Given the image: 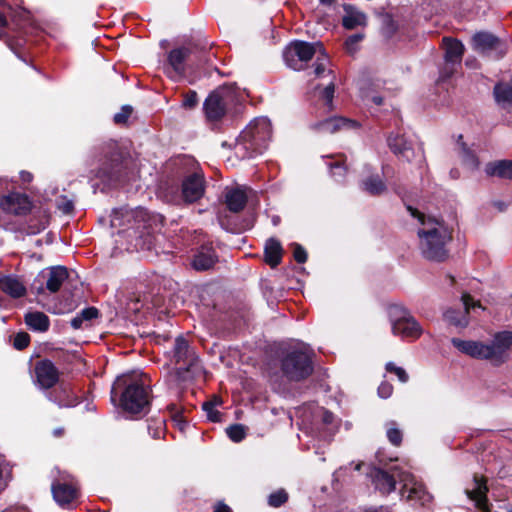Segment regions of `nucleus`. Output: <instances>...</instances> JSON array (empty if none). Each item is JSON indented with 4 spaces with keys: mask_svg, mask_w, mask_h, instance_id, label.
I'll return each instance as SVG.
<instances>
[{
    "mask_svg": "<svg viewBox=\"0 0 512 512\" xmlns=\"http://www.w3.org/2000/svg\"><path fill=\"white\" fill-rule=\"evenodd\" d=\"M357 127V123L355 121L342 118V117H333L326 119L322 122L315 124V129L323 133H335L340 130L345 129H353Z\"/></svg>",
    "mask_w": 512,
    "mask_h": 512,
    "instance_id": "21",
    "label": "nucleus"
},
{
    "mask_svg": "<svg viewBox=\"0 0 512 512\" xmlns=\"http://www.w3.org/2000/svg\"><path fill=\"white\" fill-rule=\"evenodd\" d=\"M68 278V271L63 266L52 267L48 272L46 288L51 292H57L63 282Z\"/></svg>",
    "mask_w": 512,
    "mask_h": 512,
    "instance_id": "29",
    "label": "nucleus"
},
{
    "mask_svg": "<svg viewBox=\"0 0 512 512\" xmlns=\"http://www.w3.org/2000/svg\"><path fill=\"white\" fill-rule=\"evenodd\" d=\"M80 316L83 318L84 321H90L98 317V310L94 307L86 308L82 310Z\"/></svg>",
    "mask_w": 512,
    "mask_h": 512,
    "instance_id": "52",
    "label": "nucleus"
},
{
    "mask_svg": "<svg viewBox=\"0 0 512 512\" xmlns=\"http://www.w3.org/2000/svg\"><path fill=\"white\" fill-rule=\"evenodd\" d=\"M272 128L266 117L254 119L239 135L235 144V153L241 158H251L261 154L271 138Z\"/></svg>",
    "mask_w": 512,
    "mask_h": 512,
    "instance_id": "4",
    "label": "nucleus"
},
{
    "mask_svg": "<svg viewBox=\"0 0 512 512\" xmlns=\"http://www.w3.org/2000/svg\"><path fill=\"white\" fill-rule=\"evenodd\" d=\"M58 207L64 213H70L73 210V203L70 200L63 199V201L58 204Z\"/></svg>",
    "mask_w": 512,
    "mask_h": 512,
    "instance_id": "53",
    "label": "nucleus"
},
{
    "mask_svg": "<svg viewBox=\"0 0 512 512\" xmlns=\"http://www.w3.org/2000/svg\"><path fill=\"white\" fill-rule=\"evenodd\" d=\"M20 178L23 182L25 183H29L32 181L33 179V176L30 172H27V171H21L20 173Z\"/></svg>",
    "mask_w": 512,
    "mask_h": 512,
    "instance_id": "56",
    "label": "nucleus"
},
{
    "mask_svg": "<svg viewBox=\"0 0 512 512\" xmlns=\"http://www.w3.org/2000/svg\"><path fill=\"white\" fill-rule=\"evenodd\" d=\"M496 102L502 107L512 106V84L499 83L494 88Z\"/></svg>",
    "mask_w": 512,
    "mask_h": 512,
    "instance_id": "34",
    "label": "nucleus"
},
{
    "mask_svg": "<svg viewBox=\"0 0 512 512\" xmlns=\"http://www.w3.org/2000/svg\"><path fill=\"white\" fill-rule=\"evenodd\" d=\"M54 401L58 402V405H59L60 407H65V406H71V405H73V404H72V402H65V401H63V400H56V399H55Z\"/></svg>",
    "mask_w": 512,
    "mask_h": 512,
    "instance_id": "59",
    "label": "nucleus"
},
{
    "mask_svg": "<svg viewBox=\"0 0 512 512\" xmlns=\"http://www.w3.org/2000/svg\"><path fill=\"white\" fill-rule=\"evenodd\" d=\"M334 84L330 82L323 90L320 92L321 99L324 101V104L331 109L332 101L334 97Z\"/></svg>",
    "mask_w": 512,
    "mask_h": 512,
    "instance_id": "44",
    "label": "nucleus"
},
{
    "mask_svg": "<svg viewBox=\"0 0 512 512\" xmlns=\"http://www.w3.org/2000/svg\"><path fill=\"white\" fill-rule=\"evenodd\" d=\"M6 26H7L6 18L2 14H0V38H2L5 35Z\"/></svg>",
    "mask_w": 512,
    "mask_h": 512,
    "instance_id": "55",
    "label": "nucleus"
},
{
    "mask_svg": "<svg viewBox=\"0 0 512 512\" xmlns=\"http://www.w3.org/2000/svg\"><path fill=\"white\" fill-rule=\"evenodd\" d=\"M390 316L394 335L411 339H417L422 335L423 329L420 324L402 308L391 307Z\"/></svg>",
    "mask_w": 512,
    "mask_h": 512,
    "instance_id": "9",
    "label": "nucleus"
},
{
    "mask_svg": "<svg viewBox=\"0 0 512 512\" xmlns=\"http://www.w3.org/2000/svg\"><path fill=\"white\" fill-rule=\"evenodd\" d=\"M393 386L388 382H382L378 387V395L383 398H389L392 395Z\"/></svg>",
    "mask_w": 512,
    "mask_h": 512,
    "instance_id": "50",
    "label": "nucleus"
},
{
    "mask_svg": "<svg viewBox=\"0 0 512 512\" xmlns=\"http://www.w3.org/2000/svg\"><path fill=\"white\" fill-rule=\"evenodd\" d=\"M173 358L175 364L179 365L178 370L189 371L198 362V357L188 345V342L181 336L175 339Z\"/></svg>",
    "mask_w": 512,
    "mask_h": 512,
    "instance_id": "12",
    "label": "nucleus"
},
{
    "mask_svg": "<svg viewBox=\"0 0 512 512\" xmlns=\"http://www.w3.org/2000/svg\"><path fill=\"white\" fill-rule=\"evenodd\" d=\"M322 49L323 45L320 42L295 41L286 47L283 57L287 66L294 70H301L314 55L322 53Z\"/></svg>",
    "mask_w": 512,
    "mask_h": 512,
    "instance_id": "6",
    "label": "nucleus"
},
{
    "mask_svg": "<svg viewBox=\"0 0 512 512\" xmlns=\"http://www.w3.org/2000/svg\"><path fill=\"white\" fill-rule=\"evenodd\" d=\"M387 143L392 152L406 161H411L414 157V150L404 134L400 132L391 133L388 136Z\"/></svg>",
    "mask_w": 512,
    "mask_h": 512,
    "instance_id": "17",
    "label": "nucleus"
},
{
    "mask_svg": "<svg viewBox=\"0 0 512 512\" xmlns=\"http://www.w3.org/2000/svg\"><path fill=\"white\" fill-rule=\"evenodd\" d=\"M318 416L321 417L322 422L326 425H332L334 422V415L324 408L318 409Z\"/></svg>",
    "mask_w": 512,
    "mask_h": 512,
    "instance_id": "51",
    "label": "nucleus"
},
{
    "mask_svg": "<svg viewBox=\"0 0 512 512\" xmlns=\"http://www.w3.org/2000/svg\"><path fill=\"white\" fill-rule=\"evenodd\" d=\"M216 512H232V510L226 504L218 503L216 506Z\"/></svg>",
    "mask_w": 512,
    "mask_h": 512,
    "instance_id": "57",
    "label": "nucleus"
},
{
    "mask_svg": "<svg viewBox=\"0 0 512 512\" xmlns=\"http://www.w3.org/2000/svg\"><path fill=\"white\" fill-rule=\"evenodd\" d=\"M443 46L445 49V60L447 64H460L464 53V45L456 39L443 38Z\"/></svg>",
    "mask_w": 512,
    "mask_h": 512,
    "instance_id": "24",
    "label": "nucleus"
},
{
    "mask_svg": "<svg viewBox=\"0 0 512 512\" xmlns=\"http://www.w3.org/2000/svg\"><path fill=\"white\" fill-rule=\"evenodd\" d=\"M51 490L54 500L61 507L68 506L79 496L78 483L71 476L54 481Z\"/></svg>",
    "mask_w": 512,
    "mask_h": 512,
    "instance_id": "10",
    "label": "nucleus"
},
{
    "mask_svg": "<svg viewBox=\"0 0 512 512\" xmlns=\"http://www.w3.org/2000/svg\"><path fill=\"white\" fill-rule=\"evenodd\" d=\"M29 342L30 336L25 332H20L15 335L13 346L18 350H22L29 345Z\"/></svg>",
    "mask_w": 512,
    "mask_h": 512,
    "instance_id": "46",
    "label": "nucleus"
},
{
    "mask_svg": "<svg viewBox=\"0 0 512 512\" xmlns=\"http://www.w3.org/2000/svg\"><path fill=\"white\" fill-rule=\"evenodd\" d=\"M365 512H390L388 508L380 507L374 509H368Z\"/></svg>",
    "mask_w": 512,
    "mask_h": 512,
    "instance_id": "58",
    "label": "nucleus"
},
{
    "mask_svg": "<svg viewBox=\"0 0 512 512\" xmlns=\"http://www.w3.org/2000/svg\"><path fill=\"white\" fill-rule=\"evenodd\" d=\"M28 328L36 332H46L50 327L49 317L40 311L28 312L24 317Z\"/></svg>",
    "mask_w": 512,
    "mask_h": 512,
    "instance_id": "27",
    "label": "nucleus"
},
{
    "mask_svg": "<svg viewBox=\"0 0 512 512\" xmlns=\"http://www.w3.org/2000/svg\"><path fill=\"white\" fill-rule=\"evenodd\" d=\"M224 94L225 89L220 88L211 93L205 100L204 110L208 119L218 120L224 115L226 107Z\"/></svg>",
    "mask_w": 512,
    "mask_h": 512,
    "instance_id": "16",
    "label": "nucleus"
},
{
    "mask_svg": "<svg viewBox=\"0 0 512 512\" xmlns=\"http://www.w3.org/2000/svg\"><path fill=\"white\" fill-rule=\"evenodd\" d=\"M509 512H512V510H511V511H509Z\"/></svg>",
    "mask_w": 512,
    "mask_h": 512,
    "instance_id": "64",
    "label": "nucleus"
},
{
    "mask_svg": "<svg viewBox=\"0 0 512 512\" xmlns=\"http://www.w3.org/2000/svg\"><path fill=\"white\" fill-rule=\"evenodd\" d=\"M364 38L363 34H354L350 36L346 42L345 47L348 53L353 54L357 51V45L360 43Z\"/></svg>",
    "mask_w": 512,
    "mask_h": 512,
    "instance_id": "45",
    "label": "nucleus"
},
{
    "mask_svg": "<svg viewBox=\"0 0 512 512\" xmlns=\"http://www.w3.org/2000/svg\"><path fill=\"white\" fill-rule=\"evenodd\" d=\"M35 374L38 384L44 389L53 387L59 378L57 368L50 360L47 359L36 363Z\"/></svg>",
    "mask_w": 512,
    "mask_h": 512,
    "instance_id": "15",
    "label": "nucleus"
},
{
    "mask_svg": "<svg viewBox=\"0 0 512 512\" xmlns=\"http://www.w3.org/2000/svg\"><path fill=\"white\" fill-rule=\"evenodd\" d=\"M31 201L28 196L21 193H9L0 200L3 211L14 215H25L31 210Z\"/></svg>",
    "mask_w": 512,
    "mask_h": 512,
    "instance_id": "13",
    "label": "nucleus"
},
{
    "mask_svg": "<svg viewBox=\"0 0 512 512\" xmlns=\"http://www.w3.org/2000/svg\"><path fill=\"white\" fill-rule=\"evenodd\" d=\"M148 431H149V434L154 439H159V438L163 437L165 434L164 420H162V419L152 420L148 425Z\"/></svg>",
    "mask_w": 512,
    "mask_h": 512,
    "instance_id": "39",
    "label": "nucleus"
},
{
    "mask_svg": "<svg viewBox=\"0 0 512 512\" xmlns=\"http://www.w3.org/2000/svg\"><path fill=\"white\" fill-rule=\"evenodd\" d=\"M485 172L489 176H497L504 179H512V161L500 160L488 163Z\"/></svg>",
    "mask_w": 512,
    "mask_h": 512,
    "instance_id": "30",
    "label": "nucleus"
},
{
    "mask_svg": "<svg viewBox=\"0 0 512 512\" xmlns=\"http://www.w3.org/2000/svg\"><path fill=\"white\" fill-rule=\"evenodd\" d=\"M451 342L460 352L472 358L500 365L508 358V352L512 346V332H499L488 343L458 338H453Z\"/></svg>",
    "mask_w": 512,
    "mask_h": 512,
    "instance_id": "2",
    "label": "nucleus"
},
{
    "mask_svg": "<svg viewBox=\"0 0 512 512\" xmlns=\"http://www.w3.org/2000/svg\"><path fill=\"white\" fill-rule=\"evenodd\" d=\"M217 261V255L211 246H202L195 255L192 265L198 271L208 270Z\"/></svg>",
    "mask_w": 512,
    "mask_h": 512,
    "instance_id": "23",
    "label": "nucleus"
},
{
    "mask_svg": "<svg viewBox=\"0 0 512 512\" xmlns=\"http://www.w3.org/2000/svg\"><path fill=\"white\" fill-rule=\"evenodd\" d=\"M488 489L486 483L482 479H474V488L466 490L467 496L475 503L476 507L480 510L489 511L487 493Z\"/></svg>",
    "mask_w": 512,
    "mask_h": 512,
    "instance_id": "22",
    "label": "nucleus"
},
{
    "mask_svg": "<svg viewBox=\"0 0 512 512\" xmlns=\"http://www.w3.org/2000/svg\"><path fill=\"white\" fill-rule=\"evenodd\" d=\"M61 433H62V430H61V429H56V430L54 431V434H55L56 436L61 435Z\"/></svg>",
    "mask_w": 512,
    "mask_h": 512,
    "instance_id": "62",
    "label": "nucleus"
},
{
    "mask_svg": "<svg viewBox=\"0 0 512 512\" xmlns=\"http://www.w3.org/2000/svg\"><path fill=\"white\" fill-rule=\"evenodd\" d=\"M401 484V496L414 506L428 508L432 504L433 496L425 486L417 481L410 472L398 473Z\"/></svg>",
    "mask_w": 512,
    "mask_h": 512,
    "instance_id": "7",
    "label": "nucleus"
},
{
    "mask_svg": "<svg viewBox=\"0 0 512 512\" xmlns=\"http://www.w3.org/2000/svg\"><path fill=\"white\" fill-rule=\"evenodd\" d=\"M226 433H227L228 437L233 442L238 443V442L242 441L245 438V436H246V429L241 424H235V425L229 426L226 429Z\"/></svg>",
    "mask_w": 512,
    "mask_h": 512,
    "instance_id": "38",
    "label": "nucleus"
},
{
    "mask_svg": "<svg viewBox=\"0 0 512 512\" xmlns=\"http://www.w3.org/2000/svg\"><path fill=\"white\" fill-rule=\"evenodd\" d=\"M0 289L13 298H20L26 293L24 284L13 276H4L0 278Z\"/></svg>",
    "mask_w": 512,
    "mask_h": 512,
    "instance_id": "26",
    "label": "nucleus"
},
{
    "mask_svg": "<svg viewBox=\"0 0 512 512\" xmlns=\"http://www.w3.org/2000/svg\"><path fill=\"white\" fill-rule=\"evenodd\" d=\"M293 255L298 263H304L307 260V253L305 249L299 244L293 245Z\"/></svg>",
    "mask_w": 512,
    "mask_h": 512,
    "instance_id": "49",
    "label": "nucleus"
},
{
    "mask_svg": "<svg viewBox=\"0 0 512 512\" xmlns=\"http://www.w3.org/2000/svg\"><path fill=\"white\" fill-rule=\"evenodd\" d=\"M373 101L377 105H381L382 104V98L381 97H374Z\"/></svg>",
    "mask_w": 512,
    "mask_h": 512,
    "instance_id": "60",
    "label": "nucleus"
},
{
    "mask_svg": "<svg viewBox=\"0 0 512 512\" xmlns=\"http://www.w3.org/2000/svg\"><path fill=\"white\" fill-rule=\"evenodd\" d=\"M361 188L370 195H380L386 190V185L379 175H372L363 179Z\"/></svg>",
    "mask_w": 512,
    "mask_h": 512,
    "instance_id": "33",
    "label": "nucleus"
},
{
    "mask_svg": "<svg viewBox=\"0 0 512 512\" xmlns=\"http://www.w3.org/2000/svg\"><path fill=\"white\" fill-rule=\"evenodd\" d=\"M225 201L228 209L231 212H240L244 209L247 202V195L245 189L235 188L226 193Z\"/></svg>",
    "mask_w": 512,
    "mask_h": 512,
    "instance_id": "28",
    "label": "nucleus"
},
{
    "mask_svg": "<svg viewBox=\"0 0 512 512\" xmlns=\"http://www.w3.org/2000/svg\"><path fill=\"white\" fill-rule=\"evenodd\" d=\"M472 42L476 51L495 58L504 56L508 50L506 43L486 32L475 34Z\"/></svg>",
    "mask_w": 512,
    "mask_h": 512,
    "instance_id": "11",
    "label": "nucleus"
},
{
    "mask_svg": "<svg viewBox=\"0 0 512 512\" xmlns=\"http://www.w3.org/2000/svg\"><path fill=\"white\" fill-rule=\"evenodd\" d=\"M222 401L218 397H214L212 400L203 403V410L206 413L208 420L211 422H219L221 420V414L216 409L217 406H220Z\"/></svg>",
    "mask_w": 512,
    "mask_h": 512,
    "instance_id": "37",
    "label": "nucleus"
},
{
    "mask_svg": "<svg viewBox=\"0 0 512 512\" xmlns=\"http://www.w3.org/2000/svg\"><path fill=\"white\" fill-rule=\"evenodd\" d=\"M287 499H288V494L286 493V491L283 489H280V490L270 494V496L268 498V503L272 507H279L282 504H284L287 501Z\"/></svg>",
    "mask_w": 512,
    "mask_h": 512,
    "instance_id": "40",
    "label": "nucleus"
},
{
    "mask_svg": "<svg viewBox=\"0 0 512 512\" xmlns=\"http://www.w3.org/2000/svg\"><path fill=\"white\" fill-rule=\"evenodd\" d=\"M282 371L291 380H301L312 372L311 356L308 350H294L282 361Z\"/></svg>",
    "mask_w": 512,
    "mask_h": 512,
    "instance_id": "8",
    "label": "nucleus"
},
{
    "mask_svg": "<svg viewBox=\"0 0 512 512\" xmlns=\"http://www.w3.org/2000/svg\"><path fill=\"white\" fill-rule=\"evenodd\" d=\"M198 102L197 93L195 91H189L184 95L182 105L187 109H192Z\"/></svg>",
    "mask_w": 512,
    "mask_h": 512,
    "instance_id": "48",
    "label": "nucleus"
},
{
    "mask_svg": "<svg viewBox=\"0 0 512 512\" xmlns=\"http://www.w3.org/2000/svg\"><path fill=\"white\" fill-rule=\"evenodd\" d=\"M407 210L420 224L417 234L423 257L431 261L445 260L448 257L447 244L452 239L449 227L443 221L426 216L411 206H407Z\"/></svg>",
    "mask_w": 512,
    "mask_h": 512,
    "instance_id": "1",
    "label": "nucleus"
},
{
    "mask_svg": "<svg viewBox=\"0 0 512 512\" xmlns=\"http://www.w3.org/2000/svg\"><path fill=\"white\" fill-rule=\"evenodd\" d=\"M462 139V136H459V140ZM458 153L463 161V163L471 170L477 169L479 167V161L475 154L466 146L465 143L458 141Z\"/></svg>",
    "mask_w": 512,
    "mask_h": 512,
    "instance_id": "35",
    "label": "nucleus"
},
{
    "mask_svg": "<svg viewBox=\"0 0 512 512\" xmlns=\"http://www.w3.org/2000/svg\"><path fill=\"white\" fill-rule=\"evenodd\" d=\"M386 371L389 373L395 374L396 377L399 379V381L402 383H406L409 379V376H408L407 372L405 371V369H403L402 367L396 366L392 362H388L386 364Z\"/></svg>",
    "mask_w": 512,
    "mask_h": 512,
    "instance_id": "42",
    "label": "nucleus"
},
{
    "mask_svg": "<svg viewBox=\"0 0 512 512\" xmlns=\"http://www.w3.org/2000/svg\"><path fill=\"white\" fill-rule=\"evenodd\" d=\"M132 113V108L123 106L121 111L114 115V122L116 124H124Z\"/></svg>",
    "mask_w": 512,
    "mask_h": 512,
    "instance_id": "47",
    "label": "nucleus"
},
{
    "mask_svg": "<svg viewBox=\"0 0 512 512\" xmlns=\"http://www.w3.org/2000/svg\"><path fill=\"white\" fill-rule=\"evenodd\" d=\"M330 161L327 162V165L331 171V174L333 177L341 178L346 173V167L344 166L345 163V156L343 154H337V155H331L327 157Z\"/></svg>",
    "mask_w": 512,
    "mask_h": 512,
    "instance_id": "36",
    "label": "nucleus"
},
{
    "mask_svg": "<svg viewBox=\"0 0 512 512\" xmlns=\"http://www.w3.org/2000/svg\"><path fill=\"white\" fill-rule=\"evenodd\" d=\"M462 301H463V304L465 307L464 311H460V310L456 311V310L451 309V310H447L444 313L445 319L449 323H451L457 327H465L468 324L467 315H468V311L471 307H475V306L480 307V303L475 302L470 295H467V294L463 295Z\"/></svg>",
    "mask_w": 512,
    "mask_h": 512,
    "instance_id": "20",
    "label": "nucleus"
},
{
    "mask_svg": "<svg viewBox=\"0 0 512 512\" xmlns=\"http://www.w3.org/2000/svg\"><path fill=\"white\" fill-rule=\"evenodd\" d=\"M360 467H361V464H357V465H356V467H355V469H356V470H359V469H360Z\"/></svg>",
    "mask_w": 512,
    "mask_h": 512,
    "instance_id": "63",
    "label": "nucleus"
},
{
    "mask_svg": "<svg viewBox=\"0 0 512 512\" xmlns=\"http://www.w3.org/2000/svg\"><path fill=\"white\" fill-rule=\"evenodd\" d=\"M345 15L342 19L343 27L354 29L358 26H365L367 22L366 15L351 5H344Z\"/></svg>",
    "mask_w": 512,
    "mask_h": 512,
    "instance_id": "25",
    "label": "nucleus"
},
{
    "mask_svg": "<svg viewBox=\"0 0 512 512\" xmlns=\"http://www.w3.org/2000/svg\"><path fill=\"white\" fill-rule=\"evenodd\" d=\"M120 384L126 385L121 396L123 409L132 414L144 411L150 401V389L147 378L141 373L133 372L118 378L115 385Z\"/></svg>",
    "mask_w": 512,
    "mask_h": 512,
    "instance_id": "5",
    "label": "nucleus"
},
{
    "mask_svg": "<svg viewBox=\"0 0 512 512\" xmlns=\"http://www.w3.org/2000/svg\"><path fill=\"white\" fill-rule=\"evenodd\" d=\"M204 193L203 178L198 174L188 176L182 184V194L186 202L192 203L202 197Z\"/></svg>",
    "mask_w": 512,
    "mask_h": 512,
    "instance_id": "18",
    "label": "nucleus"
},
{
    "mask_svg": "<svg viewBox=\"0 0 512 512\" xmlns=\"http://www.w3.org/2000/svg\"><path fill=\"white\" fill-rule=\"evenodd\" d=\"M85 321L83 320V318L79 315H77L76 317H74L72 320H71V326L75 329H79L82 327L83 323Z\"/></svg>",
    "mask_w": 512,
    "mask_h": 512,
    "instance_id": "54",
    "label": "nucleus"
},
{
    "mask_svg": "<svg viewBox=\"0 0 512 512\" xmlns=\"http://www.w3.org/2000/svg\"><path fill=\"white\" fill-rule=\"evenodd\" d=\"M147 216L148 213L143 208L113 212L111 216V226L113 228L120 226L122 219H125L127 222H131V220L134 221V226L119 232L120 235L129 239L126 248L127 250H145L150 248L152 243L151 235L149 232L145 231L147 229Z\"/></svg>",
    "mask_w": 512,
    "mask_h": 512,
    "instance_id": "3",
    "label": "nucleus"
},
{
    "mask_svg": "<svg viewBox=\"0 0 512 512\" xmlns=\"http://www.w3.org/2000/svg\"><path fill=\"white\" fill-rule=\"evenodd\" d=\"M190 50L188 48H176L170 51L168 55V62L173 68L174 72L178 75H182L185 71L184 62L189 56Z\"/></svg>",
    "mask_w": 512,
    "mask_h": 512,
    "instance_id": "31",
    "label": "nucleus"
},
{
    "mask_svg": "<svg viewBox=\"0 0 512 512\" xmlns=\"http://www.w3.org/2000/svg\"><path fill=\"white\" fill-rule=\"evenodd\" d=\"M407 472L397 466L388 473L381 469H375L372 473L373 482L377 490L382 494H389L395 490L396 479L399 481L398 473Z\"/></svg>",
    "mask_w": 512,
    "mask_h": 512,
    "instance_id": "14",
    "label": "nucleus"
},
{
    "mask_svg": "<svg viewBox=\"0 0 512 512\" xmlns=\"http://www.w3.org/2000/svg\"><path fill=\"white\" fill-rule=\"evenodd\" d=\"M328 63V58L326 54L324 53V49H322V53H319V56L317 57V61L314 68V73L317 77H321L326 72V66Z\"/></svg>",
    "mask_w": 512,
    "mask_h": 512,
    "instance_id": "43",
    "label": "nucleus"
},
{
    "mask_svg": "<svg viewBox=\"0 0 512 512\" xmlns=\"http://www.w3.org/2000/svg\"><path fill=\"white\" fill-rule=\"evenodd\" d=\"M104 157L107 161L110 162L111 170L116 167L121 160V153L119 151V147L115 141H110L104 147ZM98 178H101L104 183H110L113 179L112 171L107 169L100 170L97 174Z\"/></svg>",
    "mask_w": 512,
    "mask_h": 512,
    "instance_id": "19",
    "label": "nucleus"
},
{
    "mask_svg": "<svg viewBox=\"0 0 512 512\" xmlns=\"http://www.w3.org/2000/svg\"><path fill=\"white\" fill-rule=\"evenodd\" d=\"M334 1H335V0H320V2H321L322 4H331V3H333Z\"/></svg>",
    "mask_w": 512,
    "mask_h": 512,
    "instance_id": "61",
    "label": "nucleus"
},
{
    "mask_svg": "<svg viewBox=\"0 0 512 512\" xmlns=\"http://www.w3.org/2000/svg\"><path fill=\"white\" fill-rule=\"evenodd\" d=\"M282 257V247L275 239H269L265 245V261L271 267L277 266Z\"/></svg>",
    "mask_w": 512,
    "mask_h": 512,
    "instance_id": "32",
    "label": "nucleus"
},
{
    "mask_svg": "<svg viewBox=\"0 0 512 512\" xmlns=\"http://www.w3.org/2000/svg\"><path fill=\"white\" fill-rule=\"evenodd\" d=\"M387 438L393 445H399L402 441V432L396 427L395 422H391L387 427Z\"/></svg>",
    "mask_w": 512,
    "mask_h": 512,
    "instance_id": "41",
    "label": "nucleus"
}]
</instances>
